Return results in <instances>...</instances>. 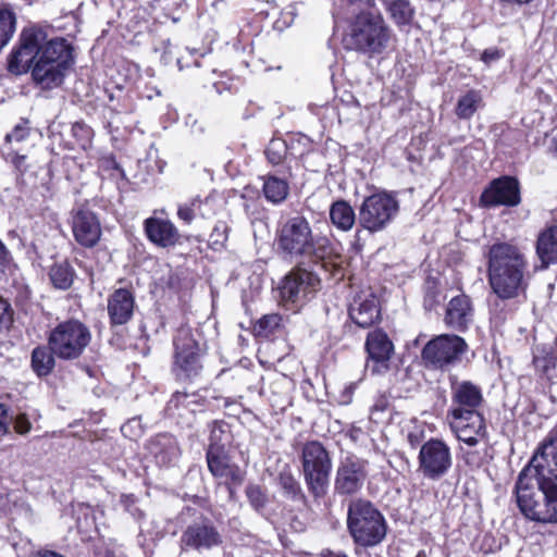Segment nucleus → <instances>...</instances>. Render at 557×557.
Segmentation results:
<instances>
[{"label": "nucleus", "instance_id": "obj_62", "mask_svg": "<svg viewBox=\"0 0 557 557\" xmlns=\"http://www.w3.org/2000/svg\"><path fill=\"white\" fill-rule=\"evenodd\" d=\"M334 557H347V556L344 554H336V555H334Z\"/></svg>", "mask_w": 557, "mask_h": 557}, {"label": "nucleus", "instance_id": "obj_17", "mask_svg": "<svg viewBox=\"0 0 557 557\" xmlns=\"http://www.w3.org/2000/svg\"><path fill=\"white\" fill-rule=\"evenodd\" d=\"M183 547L195 550H209L222 544V535L208 518L190 523L181 536Z\"/></svg>", "mask_w": 557, "mask_h": 557}, {"label": "nucleus", "instance_id": "obj_63", "mask_svg": "<svg viewBox=\"0 0 557 557\" xmlns=\"http://www.w3.org/2000/svg\"><path fill=\"white\" fill-rule=\"evenodd\" d=\"M131 79H132V77H128V76H127V77L125 78V83H127V82H128V81H131Z\"/></svg>", "mask_w": 557, "mask_h": 557}, {"label": "nucleus", "instance_id": "obj_42", "mask_svg": "<svg viewBox=\"0 0 557 557\" xmlns=\"http://www.w3.org/2000/svg\"><path fill=\"white\" fill-rule=\"evenodd\" d=\"M533 364L537 372L548 376L550 370L555 368V357L545 348L536 347L533 352Z\"/></svg>", "mask_w": 557, "mask_h": 557}, {"label": "nucleus", "instance_id": "obj_1", "mask_svg": "<svg viewBox=\"0 0 557 557\" xmlns=\"http://www.w3.org/2000/svg\"><path fill=\"white\" fill-rule=\"evenodd\" d=\"M74 62L73 46L65 38H48L47 28L34 24L22 29L17 47L9 55L8 70L13 74L30 70L37 85L52 89L63 84Z\"/></svg>", "mask_w": 557, "mask_h": 557}, {"label": "nucleus", "instance_id": "obj_56", "mask_svg": "<svg viewBox=\"0 0 557 557\" xmlns=\"http://www.w3.org/2000/svg\"><path fill=\"white\" fill-rule=\"evenodd\" d=\"M388 407V400L384 396H380L375 399L373 406L371 407V417L375 418L377 413L384 412Z\"/></svg>", "mask_w": 557, "mask_h": 557}, {"label": "nucleus", "instance_id": "obj_9", "mask_svg": "<svg viewBox=\"0 0 557 557\" xmlns=\"http://www.w3.org/2000/svg\"><path fill=\"white\" fill-rule=\"evenodd\" d=\"M468 344L458 335L441 334L430 339L421 350V360L429 370L447 372L461 362Z\"/></svg>", "mask_w": 557, "mask_h": 557}, {"label": "nucleus", "instance_id": "obj_29", "mask_svg": "<svg viewBox=\"0 0 557 557\" xmlns=\"http://www.w3.org/2000/svg\"><path fill=\"white\" fill-rule=\"evenodd\" d=\"M202 403L203 398L196 392H175L168 401L165 411L172 418L183 417L184 411L194 413Z\"/></svg>", "mask_w": 557, "mask_h": 557}, {"label": "nucleus", "instance_id": "obj_8", "mask_svg": "<svg viewBox=\"0 0 557 557\" xmlns=\"http://www.w3.org/2000/svg\"><path fill=\"white\" fill-rule=\"evenodd\" d=\"M301 472L308 492L314 499L323 498L329 490L332 458L319 441L306 442L300 450Z\"/></svg>", "mask_w": 557, "mask_h": 557}, {"label": "nucleus", "instance_id": "obj_50", "mask_svg": "<svg viewBox=\"0 0 557 557\" xmlns=\"http://www.w3.org/2000/svg\"><path fill=\"white\" fill-rule=\"evenodd\" d=\"M535 244H557V224L547 225L542 230Z\"/></svg>", "mask_w": 557, "mask_h": 557}, {"label": "nucleus", "instance_id": "obj_12", "mask_svg": "<svg viewBox=\"0 0 557 557\" xmlns=\"http://www.w3.org/2000/svg\"><path fill=\"white\" fill-rule=\"evenodd\" d=\"M418 470L429 481H440L453 467V453L446 442L430 438L420 446Z\"/></svg>", "mask_w": 557, "mask_h": 557}, {"label": "nucleus", "instance_id": "obj_3", "mask_svg": "<svg viewBox=\"0 0 557 557\" xmlns=\"http://www.w3.org/2000/svg\"><path fill=\"white\" fill-rule=\"evenodd\" d=\"M284 248L296 267L285 275L280 286L281 300L285 306L301 305L320 286V278L309 268L320 265L325 271L336 272L339 268L337 262L339 257H327V246H284Z\"/></svg>", "mask_w": 557, "mask_h": 557}, {"label": "nucleus", "instance_id": "obj_36", "mask_svg": "<svg viewBox=\"0 0 557 557\" xmlns=\"http://www.w3.org/2000/svg\"><path fill=\"white\" fill-rule=\"evenodd\" d=\"M16 15L12 8L5 3L0 8V52L10 42L15 33Z\"/></svg>", "mask_w": 557, "mask_h": 557}, {"label": "nucleus", "instance_id": "obj_49", "mask_svg": "<svg viewBox=\"0 0 557 557\" xmlns=\"http://www.w3.org/2000/svg\"><path fill=\"white\" fill-rule=\"evenodd\" d=\"M13 322V310L11 305L5 300L0 298V331L9 330Z\"/></svg>", "mask_w": 557, "mask_h": 557}, {"label": "nucleus", "instance_id": "obj_57", "mask_svg": "<svg viewBox=\"0 0 557 557\" xmlns=\"http://www.w3.org/2000/svg\"><path fill=\"white\" fill-rule=\"evenodd\" d=\"M25 161H26V156L24 154H18L17 152H15L13 156H12V159H11V162L12 164L14 165V168L21 173V174H24V172L26 171L25 169Z\"/></svg>", "mask_w": 557, "mask_h": 557}, {"label": "nucleus", "instance_id": "obj_41", "mask_svg": "<svg viewBox=\"0 0 557 557\" xmlns=\"http://www.w3.org/2000/svg\"><path fill=\"white\" fill-rule=\"evenodd\" d=\"M49 275L53 286L60 289H67L73 283V271L66 263L53 265Z\"/></svg>", "mask_w": 557, "mask_h": 557}, {"label": "nucleus", "instance_id": "obj_61", "mask_svg": "<svg viewBox=\"0 0 557 557\" xmlns=\"http://www.w3.org/2000/svg\"><path fill=\"white\" fill-rule=\"evenodd\" d=\"M342 2H345L348 5H354L358 3L360 0H341Z\"/></svg>", "mask_w": 557, "mask_h": 557}, {"label": "nucleus", "instance_id": "obj_44", "mask_svg": "<svg viewBox=\"0 0 557 557\" xmlns=\"http://www.w3.org/2000/svg\"><path fill=\"white\" fill-rule=\"evenodd\" d=\"M507 299L497 298L490 306L491 321L495 326H500L509 317L510 309L506 304Z\"/></svg>", "mask_w": 557, "mask_h": 557}, {"label": "nucleus", "instance_id": "obj_53", "mask_svg": "<svg viewBox=\"0 0 557 557\" xmlns=\"http://www.w3.org/2000/svg\"><path fill=\"white\" fill-rule=\"evenodd\" d=\"M504 55H505V52L502 49H499L497 47H493V48H487V49L483 50V52L480 55V60L485 65L488 66L493 62L498 61L502 58H504Z\"/></svg>", "mask_w": 557, "mask_h": 557}, {"label": "nucleus", "instance_id": "obj_6", "mask_svg": "<svg viewBox=\"0 0 557 557\" xmlns=\"http://www.w3.org/2000/svg\"><path fill=\"white\" fill-rule=\"evenodd\" d=\"M393 30L380 12L360 11L348 25L345 48L375 58L383 54L393 39Z\"/></svg>", "mask_w": 557, "mask_h": 557}, {"label": "nucleus", "instance_id": "obj_43", "mask_svg": "<svg viewBox=\"0 0 557 557\" xmlns=\"http://www.w3.org/2000/svg\"><path fill=\"white\" fill-rule=\"evenodd\" d=\"M97 166L99 171L107 173L110 177L115 175L124 177L125 175L123 168L116 161L113 153L99 157L97 160Z\"/></svg>", "mask_w": 557, "mask_h": 557}, {"label": "nucleus", "instance_id": "obj_40", "mask_svg": "<svg viewBox=\"0 0 557 557\" xmlns=\"http://www.w3.org/2000/svg\"><path fill=\"white\" fill-rule=\"evenodd\" d=\"M71 134L83 150L87 151L92 147L95 132L84 121L74 122L71 127Z\"/></svg>", "mask_w": 557, "mask_h": 557}, {"label": "nucleus", "instance_id": "obj_10", "mask_svg": "<svg viewBox=\"0 0 557 557\" xmlns=\"http://www.w3.org/2000/svg\"><path fill=\"white\" fill-rule=\"evenodd\" d=\"M91 341V333L87 325L76 319L59 323L51 330L48 344L55 356L62 360L79 358Z\"/></svg>", "mask_w": 557, "mask_h": 557}, {"label": "nucleus", "instance_id": "obj_18", "mask_svg": "<svg viewBox=\"0 0 557 557\" xmlns=\"http://www.w3.org/2000/svg\"><path fill=\"white\" fill-rule=\"evenodd\" d=\"M366 349L369 354L367 370L372 374L385 373L389 368V359L394 351L393 343L387 334L381 330L370 332L367 336Z\"/></svg>", "mask_w": 557, "mask_h": 557}, {"label": "nucleus", "instance_id": "obj_32", "mask_svg": "<svg viewBox=\"0 0 557 557\" xmlns=\"http://www.w3.org/2000/svg\"><path fill=\"white\" fill-rule=\"evenodd\" d=\"M483 107L484 101L481 91L472 88L458 98L454 112L459 120L469 121Z\"/></svg>", "mask_w": 557, "mask_h": 557}, {"label": "nucleus", "instance_id": "obj_4", "mask_svg": "<svg viewBox=\"0 0 557 557\" xmlns=\"http://www.w3.org/2000/svg\"><path fill=\"white\" fill-rule=\"evenodd\" d=\"M451 405L447 420L457 438L469 446H475L486 438L487 430L483 413L482 389L471 381H459L457 375H449Z\"/></svg>", "mask_w": 557, "mask_h": 557}, {"label": "nucleus", "instance_id": "obj_54", "mask_svg": "<svg viewBox=\"0 0 557 557\" xmlns=\"http://www.w3.org/2000/svg\"><path fill=\"white\" fill-rule=\"evenodd\" d=\"M32 430V423L26 413H20L14 419V431L17 434L25 435Z\"/></svg>", "mask_w": 557, "mask_h": 557}, {"label": "nucleus", "instance_id": "obj_35", "mask_svg": "<svg viewBox=\"0 0 557 557\" xmlns=\"http://www.w3.org/2000/svg\"><path fill=\"white\" fill-rule=\"evenodd\" d=\"M277 481L286 498L304 506L307 505V496L305 495L299 481L289 469L281 471Z\"/></svg>", "mask_w": 557, "mask_h": 557}, {"label": "nucleus", "instance_id": "obj_27", "mask_svg": "<svg viewBox=\"0 0 557 557\" xmlns=\"http://www.w3.org/2000/svg\"><path fill=\"white\" fill-rule=\"evenodd\" d=\"M209 444L206 455L230 453L233 444L231 426L223 420H215L209 424Z\"/></svg>", "mask_w": 557, "mask_h": 557}, {"label": "nucleus", "instance_id": "obj_14", "mask_svg": "<svg viewBox=\"0 0 557 557\" xmlns=\"http://www.w3.org/2000/svg\"><path fill=\"white\" fill-rule=\"evenodd\" d=\"M398 211V201L387 193H375L364 198L359 208V223L371 233L380 232Z\"/></svg>", "mask_w": 557, "mask_h": 557}, {"label": "nucleus", "instance_id": "obj_25", "mask_svg": "<svg viewBox=\"0 0 557 557\" xmlns=\"http://www.w3.org/2000/svg\"><path fill=\"white\" fill-rule=\"evenodd\" d=\"M471 300L466 295L454 297L447 305L445 323L457 331H465L472 321Z\"/></svg>", "mask_w": 557, "mask_h": 557}, {"label": "nucleus", "instance_id": "obj_60", "mask_svg": "<svg viewBox=\"0 0 557 557\" xmlns=\"http://www.w3.org/2000/svg\"><path fill=\"white\" fill-rule=\"evenodd\" d=\"M550 150H552L553 154L557 157V137L553 139Z\"/></svg>", "mask_w": 557, "mask_h": 557}, {"label": "nucleus", "instance_id": "obj_59", "mask_svg": "<svg viewBox=\"0 0 557 557\" xmlns=\"http://www.w3.org/2000/svg\"><path fill=\"white\" fill-rule=\"evenodd\" d=\"M408 440H409V442H410L412 447L418 444V437L416 435H413V434H409Z\"/></svg>", "mask_w": 557, "mask_h": 557}, {"label": "nucleus", "instance_id": "obj_64", "mask_svg": "<svg viewBox=\"0 0 557 557\" xmlns=\"http://www.w3.org/2000/svg\"><path fill=\"white\" fill-rule=\"evenodd\" d=\"M0 244H2V242L0 240Z\"/></svg>", "mask_w": 557, "mask_h": 557}, {"label": "nucleus", "instance_id": "obj_19", "mask_svg": "<svg viewBox=\"0 0 557 557\" xmlns=\"http://www.w3.org/2000/svg\"><path fill=\"white\" fill-rule=\"evenodd\" d=\"M72 232L77 244H98L102 228L98 215L87 205L72 210Z\"/></svg>", "mask_w": 557, "mask_h": 557}, {"label": "nucleus", "instance_id": "obj_38", "mask_svg": "<svg viewBox=\"0 0 557 557\" xmlns=\"http://www.w3.org/2000/svg\"><path fill=\"white\" fill-rule=\"evenodd\" d=\"M245 85V78L228 72L220 74L219 79L213 83V87L218 94L235 95L240 91Z\"/></svg>", "mask_w": 557, "mask_h": 557}, {"label": "nucleus", "instance_id": "obj_47", "mask_svg": "<svg viewBox=\"0 0 557 557\" xmlns=\"http://www.w3.org/2000/svg\"><path fill=\"white\" fill-rule=\"evenodd\" d=\"M536 253L542 262L541 269L557 263V246H536Z\"/></svg>", "mask_w": 557, "mask_h": 557}, {"label": "nucleus", "instance_id": "obj_45", "mask_svg": "<svg viewBox=\"0 0 557 557\" xmlns=\"http://www.w3.org/2000/svg\"><path fill=\"white\" fill-rule=\"evenodd\" d=\"M246 496L249 504L258 512H261L268 505V497L259 485L250 484L246 487Z\"/></svg>", "mask_w": 557, "mask_h": 557}, {"label": "nucleus", "instance_id": "obj_26", "mask_svg": "<svg viewBox=\"0 0 557 557\" xmlns=\"http://www.w3.org/2000/svg\"><path fill=\"white\" fill-rule=\"evenodd\" d=\"M289 177H278L275 174L268 173L260 176L262 181V194L268 202L273 206H280L286 201L289 196Z\"/></svg>", "mask_w": 557, "mask_h": 557}, {"label": "nucleus", "instance_id": "obj_28", "mask_svg": "<svg viewBox=\"0 0 557 557\" xmlns=\"http://www.w3.org/2000/svg\"><path fill=\"white\" fill-rule=\"evenodd\" d=\"M264 156L268 163L275 168L277 173L293 177L292 162L283 138H272L264 149Z\"/></svg>", "mask_w": 557, "mask_h": 557}, {"label": "nucleus", "instance_id": "obj_52", "mask_svg": "<svg viewBox=\"0 0 557 557\" xmlns=\"http://www.w3.org/2000/svg\"><path fill=\"white\" fill-rule=\"evenodd\" d=\"M9 411V406L0 403V436H4L10 433V424L13 417L10 416Z\"/></svg>", "mask_w": 557, "mask_h": 557}, {"label": "nucleus", "instance_id": "obj_33", "mask_svg": "<svg viewBox=\"0 0 557 557\" xmlns=\"http://www.w3.org/2000/svg\"><path fill=\"white\" fill-rule=\"evenodd\" d=\"M54 357L57 356L49 344L48 346H37L32 351L30 364L33 371L40 377L49 375L55 366Z\"/></svg>", "mask_w": 557, "mask_h": 557}, {"label": "nucleus", "instance_id": "obj_23", "mask_svg": "<svg viewBox=\"0 0 557 557\" xmlns=\"http://www.w3.org/2000/svg\"><path fill=\"white\" fill-rule=\"evenodd\" d=\"M144 232L151 244H178L182 237L171 220L157 216L144 221Z\"/></svg>", "mask_w": 557, "mask_h": 557}, {"label": "nucleus", "instance_id": "obj_20", "mask_svg": "<svg viewBox=\"0 0 557 557\" xmlns=\"http://www.w3.org/2000/svg\"><path fill=\"white\" fill-rule=\"evenodd\" d=\"M349 317L358 326H372L380 318V304L371 290H362L349 306Z\"/></svg>", "mask_w": 557, "mask_h": 557}, {"label": "nucleus", "instance_id": "obj_30", "mask_svg": "<svg viewBox=\"0 0 557 557\" xmlns=\"http://www.w3.org/2000/svg\"><path fill=\"white\" fill-rule=\"evenodd\" d=\"M381 3L398 27L410 25L414 20L416 9L410 0H381Z\"/></svg>", "mask_w": 557, "mask_h": 557}, {"label": "nucleus", "instance_id": "obj_2", "mask_svg": "<svg viewBox=\"0 0 557 557\" xmlns=\"http://www.w3.org/2000/svg\"><path fill=\"white\" fill-rule=\"evenodd\" d=\"M515 493L527 519L539 523L557 522V433L542 444L519 473Z\"/></svg>", "mask_w": 557, "mask_h": 557}, {"label": "nucleus", "instance_id": "obj_34", "mask_svg": "<svg viewBox=\"0 0 557 557\" xmlns=\"http://www.w3.org/2000/svg\"><path fill=\"white\" fill-rule=\"evenodd\" d=\"M330 219L337 228L343 231H349L356 222L352 207L344 199L336 200L331 205Z\"/></svg>", "mask_w": 557, "mask_h": 557}, {"label": "nucleus", "instance_id": "obj_16", "mask_svg": "<svg viewBox=\"0 0 557 557\" xmlns=\"http://www.w3.org/2000/svg\"><path fill=\"white\" fill-rule=\"evenodd\" d=\"M209 472L224 485L228 492V498L234 500L236 490L245 480V471L232 460L230 453L206 455Z\"/></svg>", "mask_w": 557, "mask_h": 557}, {"label": "nucleus", "instance_id": "obj_7", "mask_svg": "<svg viewBox=\"0 0 557 557\" xmlns=\"http://www.w3.org/2000/svg\"><path fill=\"white\" fill-rule=\"evenodd\" d=\"M347 528L354 542L362 547L380 544L387 530L381 511L371 502L361 498L348 505Z\"/></svg>", "mask_w": 557, "mask_h": 557}, {"label": "nucleus", "instance_id": "obj_39", "mask_svg": "<svg viewBox=\"0 0 557 557\" xmlns=\"http://www.w3.org/2000/svg\"><path fill=\"white\" fill-rule=\"evenodd\" d=\"M282 326V317L278 313H269L261 317L253 325V333L258 337L268 338Z\"/></svg>", "mask_w": 557, "mask_h": 557}, {"label": "nucleus", "instance_id": "obj_11", "mask_svg": "<svg viewBox=\"0 0 557 557\" xmlns=\"http://www.w3.org/2000/svg\"><path fill=\"white\" fill-rule=\"evenodd\" d=\"M173 372L178 380H191L202 370V350L189 329H180L174 336Z\"/></svg>", "mask_w": 557, "mask_h": 557}, {"label": "nucleus", "instance_id": "obj_58", "mask_svg": "<svg viewBox=\"0 0 557 557\" xmlns=\"http://www.w3.org/2000/svg\"><path fill=\"white\" fill-rule=\"evenodd\" d=\"M9 253L5 249V246H0V275L4 273L8 264H9Z\"/></svg>", "mask_w": 557, "mask_h": 557}, {"label": "nucleus", "instance_id": "obj_55", "mask_svg": "<svg viewBox=\"0 0 557 557\" xmlns=\"http://www.w3.org/2000/svg\"><path fill=\"white\" fill-rule=\"evenodd\" d=\"M160 284L171 290H178L182 287L178 274L172 272L171 270L169 271V276L166 280L164 277L160 278Z\"/></svg>", "mask_w": 557, "mask_h": 557}, {"label": "nucleus", "instance_id": "obj_15", "mask_svg": "<svg viewBox=\"0 0 557 557\" xmlns=\"http://www.w3.org/2000/svg\"><path fill=\"white\" fill-rule=\"evenodd\" d=\"M367 460L355 456L344 458L336 469L334 480L335 492L342 496L357 494L367 480Z\"/></svg>", "mask_w": 557, "mask_h": 557}, {"label": "nucleus", "instance_id": "obj_46", "mask_svg": "<svg viewBox=\"0 0 557 557\" xmlns=\"http://www.w3.org/2000/svg\"><path fill=\"white\" fill-rule=\"evenodd\" d=\"M30 121L27 117H21L18 123L13 127L12 132L4 137L5 143L13 140L21 143L27 139L30 135Z\"/></svg>", "mask_w": 557, "mask_h": 557}, {"label": "nucleus", "instance_id": "obj_5", "mask_svg": "<svg viewBox=\"0 0 557 557\" xmlns=\"http://www.w3.org/2000/svg\"><path fill=\"white\" fill-rule=\"evenodd\" d=\"M531 278L529 263L517 246H491L488 283L503 299L524 296Z\"/></svg>", "mask_w": 557, "mask_h": 557}, {"label": "nucleus", "instance_id": "obj_37", "mask_svg": "<svg viewBox=\"0 0 557 557\" xmlns=\"http://www.w3.org/2000/svg\"><path fill=\"white\" fill-rule=\"evenodd\" d=\"M208 202V198L195 196L177 207V218L184 224H190L198 215L203 216L202 206Z\"/></svg>", "mask_w": 557, "mask_h": 557}, {"label": "nucleus", "instance_id": "obj_24", "mask_svg": "<svg viewBox=\"0 0 557 557\" xmlns=\"http://www.w3.org/2000/svg\"><path fill=\"white\" fill-rule=\"evenodd\" d=\"M135 299L133 294L125 289H116L108 299V313L114 325L127 323L134 311Z\"/></svg>", "mask_w": 557, "mask_h": 557}, {"label": "nucleus", "instance_id": "obj_51", "mask_svg": "<svg viewBox=\"0 0 557 557\" xmlns=\"http://www.w3.org/2000/svg\"><path fill=\"white\" fill-rule=\"evenodd\" d=\"M121 431L124 436L134 438L140 436L143 433L140 421L137 418H133L128 420L125 424L122 425Z\"/></svg>", "mask_w": 557, "mask_h": 557}, {"label": "nucleus", "instance_id": "obj_31", "mask_svg": "<svg viewBox=\"0 0 557 557\" xmlns=\"http://www.w3.org/2000/svg\"><path fill=\"white\" fill-rule=\"evenodd\" d=\"M283 139L286 144L290 162H295L296 165L314 151L313 140L302 133H292Z\"/></svg>", "mask_w": 557, "mask_h": 557}, {"label": "nucleus", "instance_id": "obj_21", "mask_svg": "<svg viewBox=\"0 0 557 557\" xmlns=\"http://www.w3.org/2000/svg\"><path fill=\"white\" fill-rule=\"evenodd\" d=\"M146 448L149 456H151L154 462L160 467L175 465L182 453L177 440L170 433H159L154 435L147 442Z\"/></svg>", "mask_w": 557, "mask_h": 557}, {"label": "nucleus", "instance_id": "obj_48", "mask_svg": "<svg viewBox=\"0 0 557 557\" xmlns=\"http://www.w3.org/2000/svg\"><path fill=\"white\" fill-rule=\"evenodd\" d=\"M230 227L225 222H218L208 240V244H225L228 239Z\"/></svg>", "mask_w": 557, "mask_h": 557}, {"label": "nucleus", "instance_id": "obj_22", "mask_svg": "<svg viewBox=\"0 0 557 557\" xmlns=\"http://www.w3.org/2000/svg\"><path fill=\"white\" fill-rule=\"evenodd\" d=\"M280 244H313L314 237L307 218L301 214L288 218L277 230Z\"/></svg>", "mask_w": 557, "mask_h": 557}, {"label": "nucleus", "instance_id": "obj_13", "mask_svg": "<svg viewBox=\"0 0 557 557\" xmlns=\"http://www.w3.org/2000/svg\"><path fill=\"white\" fill-rule=\"evenodd\" d=\"M522 202V186L515 175H499L492 178L479 197V207L494 209L516 208Z\"/></svg>", "mask_w": 557, "mask_h": 557}]
</instances>
